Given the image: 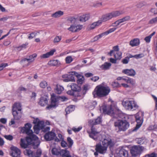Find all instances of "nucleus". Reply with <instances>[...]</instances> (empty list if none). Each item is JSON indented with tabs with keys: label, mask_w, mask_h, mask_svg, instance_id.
<instances>
[{
	"label": "nucleus",
	"mask_w": 157,
	"mask_h": 157,
	"mask_svg": "<svg viewBox=\"0 0 157 157\" xmlns=\"http://www.w3.org/2000/svg\"><path fill=\"white\" fill-rule=\"evenodd\" d=\"M31 124L27 123L21 129V131L22 133H26L29 136L26 137V140L21 139L20 145L22 148H27L29 145H32L34 148L36 149L40 144V140L36 136L33 134L32 130L31 129Z\"/></svg>",
	"instance_id": "f257e3e1"
},
{
	"label": "nucleus",
	"mask_w": 157,
	"mask_h": 157,
	"mask_svg": "<svg viewBox=\"0 0 157 157\" xmlns=\"http://www.w3.org/2000/svg\"><path fill=\"white\" fill-rule=\"evenodd\" d=\"M104 135H99V139L100 141L103 139L102 142V144L99 145V153L103 154L106 153L107 148L109 146L110 148L113 147L114 145V143L113 140L109 138L105 139Z\"/></svg>",
	"instance_id": "f03ea898"
},
{
	"label": "nucleus",
	"mask_w": 157,
	"mask_h": 157,
	"mask_svg": "<svg viewBox=\"0 0 157 157\" xmlns=\"http://www.w3.org/2000/svg\"><path fill=\"white\" fill-rule=\"evenodd\" d=\"M100 110H102L104 114L109 115L116 118L120 117L122 115L121 111L119 109L116 108L114 109L111 105L109 106L106 105L102 106L100 107Z\"/></svg>",
	"instance_id": "7ed1b4c3"
},
{
	"label": "nucleus",
	"mask_w": 157,
	"mask_h": 157,
	"mask_svg": "<svg viewBox=\"0 0 157 157\" xmlns=\"http://www.w3.org/2000/svg\"><path fill=\"white\" fill-rule=\"evenodd\" d=\"M114 125L117 132L125 131L128 128L129 123L125 121L118 119L115 121Z\"/></svg>",
	"instance_id": "20e7f679"
},
{
	"label": "nucleus",
	"mask_w": 157,
	"mask_h": 157,
	"mask_svg": "<svg viewBox=\"0 0 157 157\" xmlns=\"http://www.w3.org/2000/svg\"><path fill=\"white\" fill-rule=\"evenodd\" d=\"M122 104L126 109L128 110H135L138 107L136 103L134 101L124 99L122 101Z\"/></svg>",
	"instance_id": "39448f33"
},
{
	"label": "nucleus",
	"mask_w": 157,
	"mask_h": 157,
	"mask_svg": "<svg viewBox=\"0 0 157 157\" xmlns=\"http://www.w3.org/2000/svg\"><path fill=\"white\" fill-rule=\"evenodd\" d=\"M97 117L96 119L90 120L89 121V123L92 125L91 128V132L89 134V136L94 140H96L98 139V132L97 131L95 128L93 126L98 124V121Z\"/></svg>",
	"instance_id": "423d86ee"
},
{
	"label": "nucleus",
	"mask_w": 157,
	"mask_h": 157,
	"mask_svg": "<svg viewBox=\"0 0 157 157\" xmlns=\"http://www.w3.org/2000/svg\"><path fill=\"white\" fill-rule=\"evenodd\" d=\"M146 148L140 145H134L130 149L132 155L134 157H139Z\"/></svg>",
	"instance_id": "0eeeda50"
},
{
	"label": "nucleus",
	"mask_w": 157,
	"mask_h": 157,
	"mask_svg": "<svg viewBox=\"0 0 157 157\" xmlns=\"http://www.w3.org/2000/svg\"><path fill=\"white\" fill-rule=\"evenodd\" d=\"M110 91V88L105 82L99 85V97L108 95Z\"/></svg>",
	"instance_id": "6e6552de"
},
{
	"label": "nucleus",
	"mask_w": 157,
	"mask_h": 157,
	"mask_svg": "<svg viewBox=\"0 0 157 157\" xmlns=\"http://www.w3.org/2000/svg\"><path fill=\"white\" fill-rule=\"evenodd\" d=\"M140 115L143 116V114L141 113H138L135 115L136 119L137 124L134 128L132 130V132L136 131L140 127L143 123L142 118L141 117Z\"/></svg>",
	"instance_id": "1a4fd4ad"
},
{
	"label": "nucleus",
	"mask_w": 157,
	"mask_h": 157,
	"mask_svg": "<svg viewBox=\"0 0 157 157\" xmlns=\"http://www.w3.org/2000/svg\"><path fill=\"white\" fill-rule=\"evenodd\" d=\"M73 72H72V75H67L66 74L63 75L62 76V77L63 78V81L64 82H75L74 74L72 73Z\"/></svg>",
	"instance_id": "9d476101"
},
{
	"label": "nucleus",
	"mask_w": 157,
	"mask_h": 157,
	"mask_svg": "<svg viewBox=\"0 0 157 157\" xmlns=\"http://www.w3.org/2000/svg\"><path fill=\"white\" fill-rule=\"evenodd\" d=\"M112 18L110 13L102 15L99 20V25L103 22L108 21Z\"/></svg>",
	"instance_id": "9b49d317"
},
{
	"label": "nucleus",
	"mask_w": 157,
	"mask_h": 157,
	"mask_svg": "<svg viewBox=\"0 0 157 157\" xmlns=\"http://www.w3.org/2000/svg\"><path fill=\"white\" fill-rule=\"evenodd\" d=\"M11 149L12 151L11 155L13 157H21L20 150L16 147H12Z\"/></svg>",
	"instance_id": "f8f14e48"
},
{
	"label": "nucleus",
	"mask_w": 157,
	"mask_h": 157,
	"mask_svg": "<svg viewBox=\"0 0 157 157\" xmlns=\"http://www.w3.org/2000/svg\"><path fill=\"white\" fill-rule=\"evenodd\" d=\"M37 56L36 54L34 53L29 56L28 58H24L22 59L21 62L22 63H24L25 62L27 61L28 62L27 65H29L30 63L34 61V58H36Z\"/></svg>",
	"instance_id": "ddd939ff"
},
{
	"label": "nucleus",
	"mask_w": 157,
	"mask_h": 157,
	"mask_svg": "<svg viewBox=\"0 0 157 157\" xmlns=\"http://www.w3.org/2000/svg\"><path fill=\"white\" fill-rule=\"evenodd\" d=\"M55 133L52 131L47 133L44 136L45 139L47 141H50L54 140L56 137Z\"/></svg>",
	"instance_id": "4468645a"
},
{
	"label": "nucleus",
	"mask_w": 157,
	"mask_h": 157,
	"mask_svg": "<svg viewBox=\"0 0 157 157\" xmlns=\"http://www.w3.org/2000/svg\"><path fill=\"white\" fill-rule=\"evenodd\" d=\"M115 157H128V152L124 149H121L115 154Z\"/></svg>",
	"instance_id": "2eb2a0df"
},
{
	"label": "nucleus",
	"mask_w": 157,
	"mask_h": 157,
	"mask_svg": "<svg viewBox=\"0 0 157 157\" xmlns=\"http://www.w3.org/2000/svg\"><path fill=\"white\" fill-rule=\"evenodd\" d=\"M90 88V86L88 84H86L84 85L82 87V92L78 93L76 96L77 97H80L81 98H83L84 95L86 94L87 91Z\"/></svg>",
	"instance_id": "dca6fc26"
},
{
	"label": "nucleus",
	"mask_w": 157,
	"mask_h": 157,
	"mask_svg": "<svg viewBox=\"0 0 157 157\" xmlns=\"http://www.w3.org/2000/svg\"><path fill=\"white\" fill-rule=\"evenodd\" d=\"M72 73H74L75 76L78 79L77 82L78 83L80 84H82L84 80V77L76 72L74 71Z\"/></svg>",
	"instance_id": "f3484780"
},
{
	"label": "nucleus",
	"mask_w": 157,
	"mask_h": 157,
	"mask_svg": "<svg viewBox=\"0 0 157 157\" xmlns=\"http://www.w3.org/2000/svg\"><path fill=\"white\" fill-rule=\"evenodd\" d=\"M122 73L126 74L128 75L134 76L136 74V72L135 70L133 69H126L122 71Z\"/></svg>",
	"instance_id": "a211bd4d"
},
{
	"label": "nucleus",
	"mask_w": 157,
	"mask_h": 157,
	"mask_svg": "<svg viewBox=\"0 0 157 157\" xmlns=\"http://www.w3.org/2000/svg\"><path fill=\"white\" fill-rule=\"evenodd\" d=\"M48 103V98L47 97H42L40 98L39 102V104L42 106H44L47 104Z\"/></svg>",
	"instance_id": "6ab92c4d"
},
{
	"label": "nucleus",
	"mask_w": 157,
	"mask_h": 157,
	"mask_svg": "<svg viewBox=\"0 0 157 157\" xmlns=\"http://www.w3.org/2000/svg\"><path fill=\"white\" fill-rule=\"evenodd\" d=\"M97 105V102L95 101H90L86 104L85 106L89 109H94Z\"/></svg>",
	"instance_id": "aec40b11"
},
{
	"label": "nucleus",
	"mask_w": 157,
	"mask_h": 157,
	"mask_svg": "<svg viewBox=\"0 0 157 157\" xmlns=\"http://www.w3.org/2000/svg\"><path fill=\"white\" fill-rule=\"evenodd\" d=\"M33 123L35 124L41 129H43L44 127V122L43 121H40L38 118L35 119L33 121Z\"/></svg>",
	"instance_id": "412c9836"
},
{
	"label": "nucleus",
	"mask_w": 157,
	"mask_h": 157,
	"mask_svg": "<svg viewBox=\"0 0 157 157\" xmlns=\"http://www.w3.org/2000/svg\"><path fill=\"white\" fill-rule=\"evenodd\" d=\"M60 154L62 157H71L70 152L67 149H62L60 151Z\"/></svg>",
	"instance_id": "4be33fe9"
},
{
	"label": "nucleus",
	"mask_w": 157,
	"mask_h": 157,
	"mask_svg": "<svg viewBox=\"0 0 157 157\" xmlns=\"http://www.w3.org/2000/svg\"><path fill=\"white\" fill-rule=\"evenodd\" d=\"M12 111L13 115L15 119L18 120L20 119L21 115V112H18L17 110H12Z\"/></svg>",
	"instance_id": "5701e85b"
},
{
	"label": "nucleus",
	"mask_w": 157,
	"mask_h": 157,
	"mask_svg": "<svg viewBox=\"0 0 157 157\" xmlns=\"http://www.w3.org/2000/svg\"><path fill=\"white\" fill-rule=\"evenodd\" d=\"M69 86L70 87L73 91H77L80 92H79L81 90V87L75 83H72Z\"/></svg>",
	"instance_id": "b1692460"
},
{
	"label": "nucleus",
	"mask_w": 157,
	"mask_h": 157,
	"mask_svg": "<svg viewBox=\"0 0 157 157\" xmlns=\"http://www.w3.org/2000/svg\"><path fill=\"white\" fill-rule=\"evenodd\" d=\"M140 40L138 38H135L131 40L129 42V45L132 47L136 46L140 44Z\"/></svg>",
	"instance_id": "393cba45"
},
{
	"label": "nucleus",
	"mask_w": 157,
	"mask_h": 157,
	"mask_svg": "<svg viewBox=\"0 0 157 157\" xmlns=\"http://www.w3.org/2000/svg\"><path fill=\"white\" fill-rule=\"evenodd\" d=\"M122 11L117 10L110 13L112 18L116 17L124 13Z\"/></svg>",
	"instance_id": "a878e982"
},
{
	"label": "nucleus",
	"mask_w": 157,
	"mask_h": 157,
	"mask_svg": "<svg viewBox=\"0 0 157 157\" xmlns=\"http://www.w3.org/2000/svg\"><path fill=\"white\" fill-rule=\"evenodd\" d=\"M59 96H56L54 94H52L51 97V103L57 106V102L59 100Z\"/></svg>",
	"instance_id": "bb28decb"
},
{
	"label": "nucleus",
	"mask_w": 157,
	"mask_h": 157,
	"mask_svg": "<svg viewBox=\"0 0 157 157\" xmlns=\"http://www.w3.org/2000/svg\"><path fill=\"white\" fill-rule=\"evenodd\" d=\"M55 51L56 50L55 49L52 50L49 52L41 56H40V58H48L50 56L53 55Z\"/></svg>",
	"instance_id": "cd10ccee"
},
{
	"label": "nucleus",
	"mask_w": 157,
	"mask_h": 157,
	"mask_svg": "<svg viewBox=\"0 0 157 157\" xmlns=\"http://www.w3.org/2000/svg\"><path fill=\"white\" fill-rule=\"evenodd\" d=\"M12 110H17L18 112H21V105L19 103H15L12 106Z\"/></svg>",
	"instance_id": "c85d7f7f"
},
{
	"label": "nucleus",
	"mask_w": 157,
	"mask_h": 157,
	"mask_svg": "<svg viewBox=\"0 0 157 157\" xmlns=\"http://www.w3.org/2000/svg\"><path fill=\"white\" fill-rule=\"evenodd\" d=\"M63 12L61 10H59L52 14V17L54 18L59 17L63 15Z\"/></svg>",
	"instance_id": "c756f323"
},
{
	"label": "nucleus",
	"mask_w": 157,
	"mask_h": 157,
	"mask_svg": "<svg viewBox=\"0 0 157 157\" xmlns=\"http://www.w3.org/2000/svg\"><path fill=\"white\" fill-rule=\"evenodd\" d=\"M90 18L89 14H86L82 15L79 17V21H80L85 22L88 20Z\"/></svg>",
	"instance_id": "7c9ffc66"
},
{
	"label": "nucleus",
	"mask_w": 157,
	"mask_h": 157,
	"mask_svg": "<svg viewBox=\"0 0 157 157\" xmlns=\"http://www.w3.org/2000/svg\"><path fill=\"white\" fill-rule=\"evenodd\" d=\"M111 66L110 63L105 62L100 67V68L103 70H107L109 69Z\"/></svg>",
	"instance_id": "2f4dec72"
},
{
	"label": "nucleus",
	"mask_w": 157,
	"mask_h": 157,
	"mask_svg": "<svg viewBox=\"0 0 157 157\" xmlns=\"http://www.w3.org/2000/svg\"><path fill=\"white\" fill-rule=\"evenodd\" d=\"M64 88L62 86L59 85H56V87L55 90V91L57 94H61Z\"/></svg>",
	"instance_id": "473e14b6"
},
{
	"label": "nucleus",
	"mask_w": 157,
	"mask_h": 157,
	"mask_svg": "<svg viewBox=\"0 0 157 157\" xmlns=\"http://www.w3.org/2000/svg\"><path fill=\"white\" fill-rule=\"evenodd\" d=\"M49 65L52 66H55L60 64V62L57 59L50 60L48 63Z\"/></svg>",
	"instance_id": "72a5a7b5"
},
{
	"label": "nucleus",
	"mask_w": 157,
	"mask_h": 157,
	"mask_svg": "<svg viewBox=\"0 0 157 157\" xmlns=\"http://www.w3.org/2000/svg\"><path fill=\"white\" fill-rule=\"evenodd\" d=\"M119 52V48L118 46L117 45L113 47V50H111L109 53V54L110 56H112V54L114 53V52Z\"/></svg>",
	"instance_id": "f704fd0d"
},
{
	"label": "nucleus",
	"mask_w": 157,
	"mask_h": 157,
	"mask_svg": "<svg viewBox=\"0 0 157 157\" xmlns=\"http://www.w3.org/2000/svg\"><path fill=\"white\" fill-rule=\"evenodd\" d=\"M114 56L116 59H120L121 58L122 53L121 52H114L113 53Z\"/></svg>",
	"instance_id": "c9c22d12"
},
{
	"label": "nucleus",
	"mask_w": 157,
	"mask_h": 157,
	"mask_svg": "<svg viewBox=\"0 0 157 157\" xmlns=\"http://www.w3.org/2000/svg\"><path fill=\"white\" fill-rule=\"evenodd\" d=\"M93 95L94 97L97 98L98 97V86H97L94 90L93 92Z\"/></svg>",
	"instance_id": "e433bc0d"
},
{
	"label": "nucleus",
	"mask_w": 157,
	"mask_h": 157,
	"mask_svg": "<svg viewBox=\"0 0 157 157\" xmlns=\"http://www.w3.org/2000/svg\"><path fill=\"white\" fill-rule=\"evenodd\" d=\"M67 21L71 23H74L76 21V19L72 17H67Z\"/></svg>",
	"instance_id": "4c0bfd02"
},
{
	"label": "nucleus",
	"mask_w": 157,
	"mask_h": 157,
	"mask_svg": "<svg viewBox=\"0 0 157 157\" xmlns=\"http://www.w3.org/2000/svg\"><path fill=\"white\" fill-rule=\"evenodd\" d=\"M51 152L52 154L53 155H58L60 154V152H59V150L56 148H52Z\"/></svg>",
	"instance_id": "58836bf2"
},
{
	"label": "nucleus",
	"mask_w": 157,
	"mask_h": 157,
	"mask_svg": "<svg viewBox=\"0 0 157 157\" xmlns=\"http://www.w3.org/2000/svg\"><path fill=\"white\" fill-rule=\"evenodd\" d=\"M47 83L45 81H42L40 83L39 86L40 87L43 88H45L47 86Z\"/></svg>",
	"instance_id": "ea45409f"
},
{
	"label": "nucleus",
	"mask_w": 157,
	"mask_h": 157,
	"mask_svg": "<svg viewBox=\"0 0 157 157\" xmlns=\"http://www.w3.org/2000/svg\"><path fill=\"white\" fill-rule=\"evenodd\" d=\"M69 31L72 32H77V29H76V26L74 25H72L68 29Z\"/></svg>",
	"instance_id": "a19ab883"
},
{
	"label": "nucleus",
	"mask_w": 157,
	"mask_h": 157,
	"mask_svg": "<svg viewBox=\"0 0 157 157\" xmlns=\"http://www.w3.org/2000/svg\"><path fill=\"white\" fill-rule=\"evenodd\" d=\"M137 143L138 144H143L145 142V140L144 139L140 138L136 140Z\"/></svg>",
	"instance_id": "79ce46f5"
},
{
	"label": "nucleus",
	"mask_w": 157,
	"mask_h": 157,
	"mask_svg": "<svg viewBox=\"0 0 157 157\" xmlns=\"http://www.w3.org/2000/svg\"><path fill=\"white\" fill-rule=\"evenodd\" d=\"M67 141L68 143V147L69 148L71 147L73 144V141L70 137H67Z\"/></svg>",
	"instance_id": "37998d69"
},
{
	"label": "nucleus",
	"mask_w": 157,
	"mask_h": 157,
	"mask_svg": "<svg viewBox=\"0 0 157 157\" xmlns=\"http://www.w3.org/2000/svg\"><path fill=\"white\" fill-rule=\"evenodd\" d=\"M24 153L25 155H28L29 156L32 155L33 152L29 149H26L24 151Z\"/></svg>",
	"instance_id": "c03bdc74"
},
{
	"label": "nucleus",
	"mask_w": 157,
	"mask_h": 157,
	"mask_svg": "<svg viewBox=\"0 0 157 157\" xmlns=\"http://www.w3.org/2000/svg\"><path fill=\"white\" fill-rule=\"evenodd\" d=\"M62 37L60 36H56L54 38L53 42L54 43H56L59 42L61 40Z\"/></svg>",
	"instance_id": "a18cd8bd"
},
{
	"label": "nucleus",
	"mask_w": 157,
	"mask_h": 157,
	"mask_svg": "<svg viewBox=\"0 0 157 157\" xmlns=\"http://www.w3.org/2000/svg\"><path fill=\"white\" fill-rule=\"evenodd\" d=\"M73 60L71 56H67L65 58L66 62L67 63H70L73 61Z\"/></svg>",
	"instance_id": "49530a36"
},
{
	"label": "nucleus",
	"mask_w": 157,
	"mask_h": 157,
	"mask_svg": "<svg viewBox=\"0 0 157 157\" xmlns=\"http://www.w3.org/2000/svg\"><path fill=\"white\" fill-rule=\"evenodd\" d=\"M33 129L34 132L37 134L39 133L40 130L41 129L40 128L36 125L34 126Z\"/></svg>",
	"instance_id": "de8ad7c7"
},
{
	"label": "nucleus",
	"mask_w": 157,
	"mask_h": 157,
	"mask_svg": "<svg viewBox=\"0 0 157 157\" xmlns=\"http://www.w3.org/2000/svg\"><path fill=\"white\" fill-rule=\"evenodd\" d=\"M82 129V127L81 126H80L78 128H75L74 127L72 128V130L75 132H76L79 131Z\"/></svg>",
	"instance_id": "09e8293b"
},
{
	"label": "nucleus",
	"mask_w": 157,
	"mask_h": 157,
	"mask_svg": "<svg viewBox=\"0 0 157 157\" xmlns=\"http://www.w3.org/2000/svg\"><path fill=\"white\" fill-rule=\"evenodd\" d=\"M10 18V17L8 16H6L0 18V22H5L8 19Z\"/></svg>",
	"instance_id": "8fccbe9b"
},
{
	"label": "nucleus",
	"mask_w": 157,
	"mask_h": 157,
	"mask_svg": "<svg viewBox=\"0 0 157 157\" xmlns=\"http://www.w3.org/2000/svg\"><path fill=\"white\" fill-rule=\"evenodd\" d=\"M112 85L114 87H118L121 86V85L117 82H113L112 83Z\"/></svg>",
	"instance_id": "3c124183"
},
{
	"label": "nucleus",
	"mask_w": 157,
	"mask_h": 157,
	"mask_svg": "<svg viewBox=\"0 0 157 157\" xmlns=\"http://www.w3.org/2000/svg\"><path fill=\"white\" fill-rule=\"evenodd\" d=\"M127 83H129L132 85H134L135 84V81L132 78H129Z\"/></svg>",
	"instance_id": "603ef678"
},
{
	"label": "nucleus",
	"mask_w": 157,
	"mask_h": 157,
	"mask_svg": "<svg viewBox=\"0 0 157 157\" xmlns=\"http://www.w3.org/2000/svg\"><path fill=\"white\" fill-rule=\"evenodd\" d=\"M7 63H2L0 64V71L8 66Z\"/></svg>",
	"instance_id": "864d4df0"
},
{
	"label": "nucleus",
	"mask_w": 157,
	"mask_h": 157,
	"mask_svg": "<svg viewBox=\"0 0 157 157\" xmlns=\"http://www.w3.org/2000/svg\"><path fill=\"white\" fill-rule=\"evenodd\" d=\"M156 22H157V17L150 20L149 21V23L153 24Z\"/></svg>",
	"instance_id": "5fc2aeb1"
},
{
	"label": "nucleus",
	"mask_w": 157,
	"mask_h": 157,
	"mask_svg": "<svg viewBox=\"0 0 157 157\" xmlns=\"http://www.w3.org/2000/svg\"><path fill=\"white\" fill-rule=\"evenodd\" d=\"M144 55L143 53L140 54L134 55L135 58L136 59H138L144 57Z\"/></svg>",
	"instance_id": "6e6d98bb"
},
{
	"label": "nucleus",
	"mask_w": 157,
	"mask_h": 157,
	"mask_svg": "<svg viewBox=\"0 0 157 157\" xmlns=\"http://www.w3.org/2000/svg\"><path fill=\"white\" fill-rule=\"evenodd\" d=\"M36 35V33H32L29 35L28 38L29 39H32L35 37Z\"/></svg>",
	"instance_id": "4d7b16f0"
},
{
	"label": "nucleus",
	"mask_w": 157,
	"mask_h": 157,
	"mask_svg": "<svg viewBox=\"0 0 157 157\" xmlns=\"http://www.w3.org/2000/svg\"><path fill=\"white\" fill-rule=\"evenodd\" d=\"M57 106L55 104H54L52 103H51V104L50 105H48L46 107V109H48L49 110L50 109H51L52 108H54V107H56Z\"/></svg>",
	"instance_id": "13d9d810"
},
{
	"label": "nucleus",
	"mask_w": 157,
	"mask_h": 157,
	"mask_svg": "<svg viewBox=\"0 0 157 157\" xmlns=\"http://www.w3.org/2000/svg\"><path fill=\"white\" fill-rule=\"evenodd\" d=\"M129 61V58L127 57L122 60V62L124 64H127L128 63Z\"/></svg>",
	"instance_id": "bf43d9fd"
},
{
	"label": "nucleus",
	"mask_w": 157,
	"mask_h": 157,
	"mask_svg": "<svg viewBox=\"0 0 157 157\" xmlns=\"http://www.w3.org/2000/svg\"><path fill=\"white\" fill-rule=\"evenodd\" d=\"M4 137L7 140H11L13 139V136L11 135H5Z\"/></svg>",
	"instance_id": "052dcab7"
},
{
	"label": "nucleus",
	"mask_w": 157,
	"mask_h": 157,
	"mask_svg": "<svg viewBox=\"0 0 157 157\" xmlns=\"http://www.w3.org/2000/svg\"><path fill=\"white\" fill-rule=\"evenodd\" d=\"M73 109H70V107H67L65 109V111L66 112V114H67L69 113L70 112L73 111Z\"/></svg>",
	"instance_id": "680f3d73"
},
{
	"label": "nucleus",
	"mask_w": 157,
	"mask_h": 157,
	"mask_svg": "<svg viewBox=\"0 0 157 157\" xmlns=\"http://www.w3.org/2000/svg\"><path fill=\"white\" fill-rule=\"evenodd\" d=\"M116 29V28H113L111 29H109L108 31L106 32L107 34L108 35L109 33H111L113 32H114Z\"/></svg>",
	"instance_id": "e2e57ef3"
},
{
	"label": "nucleus",
	"mask_w": 157,
	"mask_h": 157,
	"mask_svg": "<svg viewBox=\"0 0 157 157\" xmlns=\"http://www.w3.org/2000/svg\"><path fill=\"white\" fill-rule=\"evenodd\" d=\"M146 157H156V154L154 153H152L151 154H148L145 155Z\"/></svg>",
	"instance_id": "0e129e2a"
},
{
	"label": "nucleus",
	"mask_w": 157,
	"mask_h": 157,
	"mask_svg": "<svg viewBox=\"0 0 157 157\" xmlns=\"http://www.w3.org/2000/svg\"><path fill=\"white\" fill-rule=\"evenodd\" d=\"M151 38V37L149 36L145 37L144 38V40L146 42L149 43L150 41Z\"/></svg>",
	"instance_id": "69168bd1"
},
{
	"label": "nucleus",
	"mask_w": 157,
	"mask_h": 157,
	"mask_svg": "<svg viewBox=\"0 0 157 157\" xmlns=\"http://www.w3.org/2000/svg\"><path fill=\"white\" fill-rule=\"evenodd\" d=\"M96 152L94 153V155L97 156L98 154V144H97L95 148Z\"/></svg>",
	"instance_id": "338daca9"
},
{
	"label": "nucleus",
	"mask_w": 157,
	"mask_h": 157,
	"mask_svg": "<svg viewBox=\"0 0 157 157\" xmlns=\"http://www.w3.org/2000/svg\"><path fill=\"white\" fill-rule=\"evenodd\" d=\"M61 146L63 147H67V143L64 141L63 140L61 143Z\"/></svg>",
	"instance_id": "774afa93"
}]
</instances>
